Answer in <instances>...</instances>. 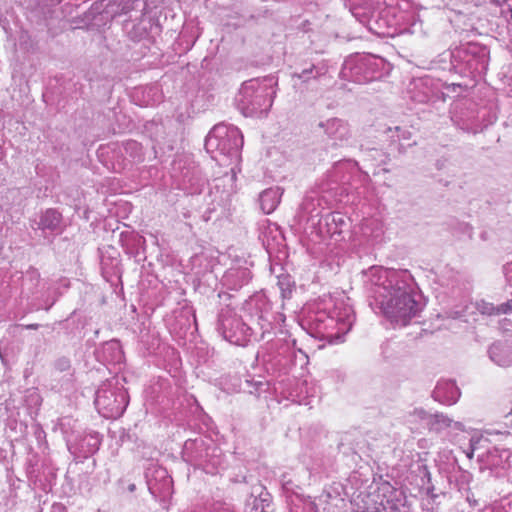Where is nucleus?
I'll return each mask as SVG.
<instances>
[{
    "instance_id": "obj_2",
    "label": "nucleus",
    "mask_w": 512,
    "mask_h": 512,
    "mask_svg": "<svg viewBox=\"0 0 512 512\" xmlns=\"http://www.w3.org/2000/svg\"><path fill=\"white\" fill-rule=\"evenodd\" d=\"M242 310L250 323H245L230 307L221 309L218 315L217 331L228 342L245 346L251 341H260L273 328L271 303L263 293H256L247 299Z\"/></svg>"
},
{
    "instance_id": "obj_1",
    "label": "nucleus",
    "mask_w": 512,
    "mask_h": 512,
    "mask_svg": "<svg viewBox=\"0 0 512 512\" xmlns=\"http://www.w3.org/2000/svg\"><path fill=\"white\" fill-rule=\"evenodd\" d=\"M365 277L370 306L379 309L392 323L406 326L421 312L423 304L408 270L371 267Z\"/></svg>"
},
{
    "instance_id": "obj_10",
    "label": "nucleus",
    "mask_w": 512,
    "mask_h": 512,
    "mask_svg": "<svg viewBox=\"0 0 512 512\" xmlns=\"http://www.w3.org/2000/svg\"><path fill=\"white\" fill-rule=\"evenodd\" d=\"M148 490L155 499L165 501L173 492V481L168 471L160 466L151 465L146 470Z\"/></svg>"
},
{
    "instance_id": "obj_24",
    "label": "nucleus",
    "mask_w": 512,
    "mask_h": 512,
    "mask_svg": "<svg viewBox=\"0 0 512 512\" xmlns=\"http://www.w3.org/2000/svg\"><path fill=\"white\" fill-rule=\"evenodd\" d=\"M434 400L445 404L448 401V389L446 382H438L432 392Z\"/></svg>"
},
{
    "instance_id": "obj_15",
    "label": "nucleus",
    "mask_w": 512,
    "mask_h": 512,
    "mask_svg": "<svg viewBox=\"0 0 512 512\" xmlns=\"http://www.w3.org/2000/svg\"><path fill=\"white\" fill-rule=\"evenodd\" d=\"M283 189L275 186L264 190L259 196L260 207L265 214L272 213L280 203Z\"/></svg>"
},
{
    "instance_id": "obj_28",
    "label": "nucleus",
    "mask_w": 512,
    "mask_h": 512,
    "mask_svg": "<svg viewBox=\"0 0 512 512\" xmlns=\"http://www.w3.org/2000/svg\"><path fill=\"white\" fill-rule=\"evenodd\" d=\"M461 395V392L458 387L452 386V382L450 381V405L457 402Z\"/></svg>"
},
{
    "instance_id": "obj_16",
    "label": "nucleus",
    "mask_w": 512,
    "mask_h": 512,
    "mask_svg": "<svg viewBox=\"0 0 512 512\" xmlns=\"http://www.w3.org/2000/svg\"><path fill=\"white\" fill-rule=\"evenodd\" d=\"M490 358L501 367L512 365V349L506 343H495L489 350Z\"/></svg>"
},
{
    "instance_id": "obj_31",
    "label": "nucleus",
    "mask_w": 512,
    "mask_h": 512,
    "mask_svg": "<svg viewBox=\"0 0 512 512\" xmlns=\"http://www.w3.org/2000/svg\"><path fill=\"white\" fill-rule=\"evenodd\" d=\"M506 280L512 285V261L504 267Z\"/></svg>"
},
{
    "instance_id": "obj_35",
    "label": "nucleus",
    "mask_w": 512,
    "mask_h": 512,
    "mask_svg": "<svg viewBox=\"0 0 512 512\" xmlns=\"http://www.w3.org/2000/svg\"><path fill=\"white\" fill-rule=\"evenodd\" d=\"M52 512H65V508L62 505H53Z\"/></svg>"
},
{
    "instance_id": "obj_13",
    "label": "nucleus",
    "mask_w": 512,
    "mask_h": 512,
    "mask_svg": "<svg viewBox=\"0 0 512 512\" xmlns=\"http://www.w3.org/2000/svg\"><path fill=\"white\" fill-rule=\"evenodd\" d=\"M490 443L487 448L481 450L477 454V458L483 464L491 469L508 470L512 468V451L509 449H499L497 447L490 448Z\"/></svg>"
},
{
    "instance_id": "obj_11",
    "label": "nucleus",
    "mask_w": 512,
    "mask_h": 512,
    "mask_svg": "<svg viewBox=\"0 0 512 512\" xmlns=\"http://www.w3.org/2000/svg\"><path fill=\"white\" fill-rule=\"evenodd\" d=\"M408 93L416 103H427L437 99L445 101L444 93L435 87L434 80L428 76L413 79L409 85Z\"/></svg>"
},
{
    "instance_id": "obj_9",
    "label": "nucleus",
    "mask_w": 512,
    "mask_h": 512,
    "mask_svg": "<svg viewBox=\"0 0 512 512\" xmlns=\"http://www.w3.org/2000/svg\"><path fill=\"white\" fill-rule=\"evenodd\" d=\"M453 437V443L458 445L461 452L468 458L472 459L474 453H479L487 448L489 439L484 436H477L476 433L463 429V425L455 422L450 425V437Z\"/></svg>"
},
{
    "instance_id": "obj_20",
    "label": "nucleus",
    "mask_w": 512,
    "mask_h": 512,
    "mask_svg": "<svg viewBox=\"0 0 512 512\" xmlns=\"http://www.w3.org/2000/svg\"><path fill=\"white\" fill-rule=\"evenodd\" d=\"M326 226H335L334 230L328 229L327 232L331 235L341 234L342 226L346 224L345 218L341 213H331L324 218Z\"/></svg>"
},
{
    "instance_id": "obj_17",
    "label": "nucleus",
    "mask_w": 512,
    "mask_h": 512,
    "mask_svg": "<svg viewBox=\"0 0 512 512\" xmlns=\"http://www.w3.org/2000/svg\"><path fill=\"white\" fill-rule=\"evenodd\" d=\"M251 279V272L247 268L231 269L224 275V281L231 289L241 288L248 284Z\"/></svg>"
},
{
    "instance_id": "obj_33",
    "label": "nucleus",
    "mask_w": 512,
    "mask_h": 512,
    "mask_svg": "<svg viewBox=\"0 0 512 512\" xmlns=\"http://www.w3.org/2000/svg\"><path fill=\"white\" fill-rule=\"evenodd\" d=\"M59 369L65 370L69 366V362L66 359H61L57 363Z\"/></svg>"
},
{
    "instance_id": "obj_38",
    "label": "nucleus",
    "mask_w": 512,
    "mask_h": 512,
    "mask_svg": "<svg viewBox=\"0 0 512 512\" xmlns=\"http://www.w3.org/2000/svg\"><path fill=\"white\" fill-rule=\"evenodd\" d=\"M67 445H68L69 450H72L73 444L71 443V440H69V439L67 440Z\"/></svg>"
},
{
    "instance_id": "obj_37",
    "label": "nucleus",
    "mask_w": 512,
    "mask_h": 512,
    "mask_svg": "<svg viewBox=\"0 0 512 512\" xmlns=\"http://www.w3.org/2000/svg\"><path fill=\"white\" fill-rule=\"evenodd\" d=\"M26 328L27 329H37L38 328V324H30V325H27Z\"/></svg>"
},
{
    "instance_id": "obj_12",
    "label": "nucleus",
    "mask_w": 512,
    "mask_h": 512,
    "mask_svg": "<svg viewBox=\"0 0 512 512\" xmlns=\"http://www.w3.org/2000/svg\"><path fill=\"white\" fill-rule=\"evenodd\" d=\"M318 126L323 129L324 134L334 146L347 145L352 138L350 125L343 119L330 118L320 122Z\"/></svg>"
},
{
    "instance_id": "obj_30",
    "label": "nucleus",
    "mask_w": 512,
    "mask_h": 512,
    "mask_svg": "<svg viewBox=\"0 0 512 512\" xmlns=\"http://www.w3.org/2000/svg\"><path fill=\"white\" fill-rule=\"evenodd\" d=\"M504 425L507 428L505 432L512 434V410L504 416Z\"/></svg>"
},
{
    "instance_id": "obj_40",
    "label": "nucleus",
    "mask_w": 512,
    "mask_h": 512,
    "mask_svg": "<svg viewBox=\"0 0 512 512\" xmlns=\"http://www.w3.org/2000/svg\"><path fill=\"white\" fill-rule=\"evenodd\" d=\"M461 316V312L460 311H455L454 312V317H460Z\"/></svg>"
},
{
    "instance_id": "obj_21",
    "label": "nucleus",
    "mask_w": 512,
    "mask_h": 512,
    "mask_svg": "<svg viewBox=\"0 0 512 512\" xmlns=\"http://www.w3.org/2000/svg\"><path fill=\"white\" fill-rule=\"evenodd\" d=\"M385 133L393 143L400 142L402 140H409L411 138V132L408 129L399 126L388 127L385 130Z\"/></svg>"
},
{
    "instance_id": "obj_42",
    "label": "nucleus",
    "mask_w": 512,
    "mask_h": 512,
    "mask_svg": "<svg viewBox=\"0 0 512 512\" xmlns=\"http://www.w3.org/2000/svg\"><path fill=\"white\" fill-rule=\"evenodd\" d=\"M327 227H328V229H331V230L335 229V226H333V225L332 226H327Z\"/></svg>"
},
{
    "instance_id": "obj_39",
    "label": "nucleus",
    "mask_w": 512,
    "mask_h": 512,
    "mask_svg": "<svg viewBox=\"0 0 512 512\" xmlns=\"http://www.w3.org/2000/svg\"><path fill=\"white\" fill-rule=\"evenodd\" d=\"M268 497H269V494H268V493H266V494L264 495V497L262 498V502H268Z\"/></svg>"
},
{
    "instance_id": "obj_34",
    "label": "nucleus",
    "mask_w": 512,
    "mask_h": 512,
    "mask_svg": "<svg viewBox=\"0 0 512 512\" xmlns=\"http://www.w3.org/2000/svg\"><path fill=\"white\" fill-rule=\"evenodd\" d=\"M352 14L359 19L360 22H364L365 20L360 17V13L358 12V8H353L351 10Z\"/></svg>"
},
{
    "instance_id": "obj_29",
    "label": "nucleus",
    "mask_w": 512,
    "mask_h": 512,
    "mask_svg": "<svg viewBox=\"0 0 512 512\" xmlns=\"http://www.w3.org/2000/svg\"><path fill=\"white\" fill-rule=\"evenodd\" d=\"M512 312V299L498 305V314H508Z\"/></svg>"
},
{
    "instance_id": "obj_5",
    "label": "nucleus",
    "mask_w": 512,
    "mask_h": 512,
    "mask_svg": "<svg viewBox=\"0 0 512 512\" xmlns=\"http://www.w3.org/2000/svg\"><path fill=\"white\" fill-rule=\"evenodd\" d=\"M389 69V64L381 57L357 55L344 61L340 77L362 84L382 78L389 72Z\"/></svg>"
},
{
    "instance_id": "obj_3",
    "label": "nucleus",
    "mask_w": 512,
    "mask_h": 512,
    "mask_svg": "<svg viewBox=\"0 0 512 512\" xmlns=\"http://www.w3.org/2000/svg\"><path fill=\"white\" fill-rule=\"evenodd\" d=\"M355 320L354 311L344 298L335 299L332 308L325 307L311 314L308 326L311 334L329 344L344 341V336L351 330Z\"/></svg>"
},
{
    "instance_id": "obj_8",
    "label": "nucleus",
    "mask_w": 512,
    "mask_h": 512,
    "mask_svg": "<svg viewBox=\"0 0 512 512\" xmlns=\"http://www.w3.org/2000/svg\"><path fill=\"white\" fill-rule=\"evenodd\" d=\"M94 403L103 417L115 419L124 413L128 405V396L123 387L107 382L96 391Z\"/></svg>"
},
{
    "instance_id": "obj_26",
    "label": "nucleus",
    "mask_w": 512,
    "mask_h": 512,
    "mask_svg": "<svg viewBox=\"0 0 512 512\" xmlns=\"http://www.w3.org/2000/svg\"><path fill=\"white\" fill-rule=\"evenodd\" d=\"M278 286L281 290L282 298L285 299L291 297L292 288L288 277L279 278Z\"/></svg>"
},
{
    "instance_id": "obj_19",
    "label": "nucleus",
    "mask_w": 512,
    "mask_h": 512,
    "mask_svg": "<svg viewBox=\"0 0 512 512\" xmlns=\"http://www.w3.org/2000/svg\"><path fill=\"white\" fill-rule=\"evenodd\" d=\"M61 222V215L54 209L46 210L40 217L39 228L42 230H56Z\"/></svg>"
},
{
    "instance_id": "obj_4",
    "label": "nucleus",
    "mask_w": 512,
    "mask_h": 512,
    "mask_svg": "<svg viewBox=\"0 0 512 512\" xmlns=\"http://www.w3.org/2000/svg\"><path fill=\"white\" fill-rule=\"evenodd\" d=\"M272 78H253L243 82L235 96L238 110L246 117H261L273 104L275 90Z\"/></svg>"
},
{
    "instance_id": "obj_25",
    "label": "nucleus",
    "mask_w": 512,
    "mask_h": 512,
    "mask_svg": "<svg viewBox=\"0 0 512 512\" xmlns=\"http://www.w3.org/2000/svg\"><path fill=\"white\" fill-rule=\"evenodd\" d=\"M476 307H477L478 311L482 314L499 315L498 314V306H494L492 303L481 301L476 304Z\"/></svg>"
},
{
    "instance_id": "obj_23",
    "label": "nucleus",
    "mask_w": 512,
    "mask_h": 512,
    "mask_svg": "<svg viewBox=\"0 0 512 512\" xmlns=\"http://www.w3.org/2000/svg\"><path fill=\"white\" fill-rule=\"evenodd\" d=\"M362 232L366 236L377 238L382 233V227L377 220H366L362 224Z\"/></svg>"
},
{
    "instance_id": "obj_18",
    "label": "nucleus",
    "mask_w": 512,
    "mask_h": 512,
    "mask_svg": "<svg viewBox=\"0 0 512 512\" xmlns=\"http://www.w3.org/2000/svg\"><path fill=\"white\" fill-rule=\"evenodd\" d=\"M100 437L98 433H90L80 439L79 443L75 447L82 456L87 457L90 454H94L100 446Z\"/></svg>"
},
{
    "instance_id": "obj_32",
    "label": "nucleus",
    "mask_w": 512,
    "mask_h": 512,
    "mask_svg": "<svg viewBox=\"0 0 512 512\" xmlns=\"http://www.w3.org/2000/svg\"><path fill=\"white\" fill-rule=\"evenodd\" d=\"M28 399H30L35 405H40L41 397L36 391L30 393Z\"/></svg>"
},
{
    "instance_id": "obj_14",
    "label": "nucleus",
    "mask_w": 512,
    "mask_h": 512,
    "mask_svg": "<svg viewBox=\"0 0 512 512\" xmlns=\"http://www.w3.org/2000/svg\"><path fill=\"white\" fill-rule=\"evenodd\" d=\"M327 73V62L320 61L316 64H310L308 67H304L300 71L293 72L292 77L297 78L303 83H308L311 80H317L321 77H324Z\"/></svg>"
},
{
    "instance_id": "obj_7",
    "label": "nucleus",
    "mask_w": 512,
    "mask_h": 512,
    "mask_svg": "<svg viewBox=\"0 0 512 512\" xmlns=\"http://www.w3.org/2000/svg\"><path fill=\"white\" fill-rule=\"evenodd\" d=\"M243 146V135L233 125L218 124L206 137L205 147L208 152L218 151L227 156H236Z\"/></svg>"
},
{
    "instance_id": "obj_27",
    "label": "nucleus",
    "mask_w": 512,
    "mask_h": 512,
    "mask_svg": "<svg viewBox=\"0 0 512 512\" xmlns=\"http://www.w3.org/2000/svg\"><path fill=\"white\" fill-rule=\"evenodd\" d=\"M387 158V155H385L381 150L378 149H372L366 155V160H378L377 164H385Z\"/></svg>"
},
{
    "instance_id": "obj_41",
    "label": "nucleus",
    "mask_w": 512,
    "mask_h": 512,
    "mask_svg": "<svg viewBox=\"0 0 512 512\" xmlns=\"http://www.w3.org/2000/svg\"><path fill=\"white\" fill-rule=\"evenodd\" d=\"M66 420H67L66 418L61 419V420H60V423H59V424H60V426H64V422H65Z\"/></svg>"
},
{
    "instance_id": "obj_22",
    "label": "nucleus",
    "mask_w": 512,
    "mask_h": 512,
    "mask_svg": "<svg viewBox=\"0 0 512 512\" xmlns=\"http://www.w3.org/2000/svg\"><path fill=\"white\" fill-rule=\"evenodd\" d=\"M431 415H428L425 410L416 408L408 416L410 423L419 422L423 427L429 426L431 423Z\"/></svg>"
},
{
    "instance_id": "obj_6",
    "label": "nucleus",
    "mask_w": 512,
    "mask_h": 512,
    "mask_svg": "<svg viewBox=\"0 0 512 512\" xmlns=\"http://www.w3.org/2000/svg\"><path fill=\"white\" fill-rule=\"evenodd\" d=\"M183 457L187 462L212 475L217 474L224 465L221 449L202 438L187 440L183 447Z\"/></svg>"
},
{
    "instance_id": "obj_36",
    "label": "nucleus",
    "mask_w": 512,
    "mask_h": 512,
    "mask_svg": "<svg viewBox=\"0 0 512 512\" xmlns=\"http://www.w3.org/2000/svg\"><path fill=\"white\" fill-rule=\"evenodd\" d=\"M129 148H131V149L138 148V143L135 141L127 142L126 149H129Z\"/></svg>"
}]
</instances>
